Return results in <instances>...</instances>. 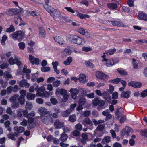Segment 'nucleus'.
Instances as JSON below:
<instances>
[{
    "label": "nucleus",
    "instance_id": "1",
    "mask_svg": "<svg viewBox=\"0 0 147 147\" xmlns=\"http://www.w3.org/2000/svg\"><path fill=\"white\" fill-rule=\"evenodd\" d=\"M70 41L73 44L78 45H84L85 42V40L77 35H71L69 36Z\"/></svg>",
    "mask_w": 147,
    "mask_h": 147
},
{
    "label": "nucleus",
    "instance_id": "2",
    "mask_svg": "<svg viewBox=\"0 0 147 147\" xmlns=\"http://www.w3.org/2000/svg\"><path fill=\"white\" fill-rule=\"evenodd\" d=\"M25 32L21 30L16 31L12 34L13 38L14 39L17 38L19 41L21 40L24 37Z\"/></svg>",
    "mask_w": 147,
    "mask_h": 147
},
{
    "label": "nucleus",
    "instance_id": "3",
    "mask_svg": "<svg viewBox=\"0 0 147 147\" xmlns=\"http://www.w3.org/2000/svg\"><path fill=\"white\" fill-rule=\"evenodd\" d=\"M102 61L104 62L107 67H109L112 66L118 62V61H115L113 58L108 59L104 58L103 60H102Z\"/></svg>",
    "mask_w": 147,
    "mask_h": 147
},
{
    "label": "nucleus",
    "instance_id": "4",
    "mask_svg": "<svg viewBox=\"0 0 147 147\" xmlns=\"http://www.w3.org/2000/svg\"><path fill=\"white\" fill-rule=\"evenodd\" d=\"M51 114H47L44 116H41V119L42 121L46 124H48L49 123L51 120L52 119L51 115Z\"/></svg>",
    "mask_w": 147,
    "mask_h": 147
},
{
    "label": "nucleus",
    "instance_id": "5",
    "mask_svg": "<svg viewBox=\"0 0 147 147\" xmlns=\"http://www.w3.org/2000/svg\"><path fill=\"white\" fill-rule=\"evenodd\" d=\"M132 132L133 130L130 127L126 126L124 129H122L121 131V135L123 136L125 134L128 136L129 134L132 133Z\"/></svg>",
    "mask_w": 147,
    "mask_h": 147
},
{
    "label": "nucleus",
    "instance_id": "6",
    "mask_svg": "<svg viewBox=\"0 0 147 147\" xmlns=\"http://www.w3.org/2000/svg\"><path fill=\"white\" fill-rule=\"evenodd\" d=\"M38 113L41 115V116L46 115L47 114H51V112L47 111V109L44 107H41L39 108L38 111Z\"/></svg>",
    "mask_w": 147,
    "mask_h": 147
},
{
    "label": "nucleus",
    "instance_id": "7",
    "mask_svg": "<svg viewBox=\"0 0 147 147\" xmlns=\"http://www.w3.org/2000/svg\"><path fill=\"white\" fill-rule=\"evenodd\" d=\"M119 5V3L116 1L114 2L110 3L107 4V6L110 9L113 10L117 9L118 6Z\"/></svg>",
    "mask_w": 147,
    "mask_h": 147
},
{
    "label": "nucleus",
    "instance_id": "8",
    "mask_svg": "<svg viewBox=\"0 0 147 147\" xmlns=\"http://www.w3.org/2000/svg\"><path fill=\"white\" fill-rule=\"evenodd\" d=\"M96 77L99 79L106 80L108 79L109 76L103 73L98 71L96 72Z\"/></svg>",
    "mask_w": 147,
    "mask_h": 147
},
{
    "label": "nucleus",
    "instance_id": "9",
    "mask_svg": "<svg viewBox=\"0 0 147 147\" xmlns=\"http://www.w3.org/2000/svg\"><path fill=\"white\" fill-rule=\"evenodd\" d=\"M64 125V122L60 121L58 119H56L54 123V127L56 129H59L61 128Z\"/></svg>",
    "mask_w": 147,
    "mask_h": 147
},
{
    "label": "nucleus",
    "instance_id": "10",
    "mask_svg": "<svg viewBox=\"0 0 147 147\" xmlns=\"http://www.w3.org/2000/svg\"><path fill=\"white\" fill-rule=\"evenodd\" d=\"M128 85L136 88H140L142 86L141 83L135 81H131L128 83Z\"/></svg>",
    "mask_w": 147,
    "mask_h": 147
},
{
    "label": "nucleus",
    "instance_id": "11",
    "mask_svg": "<svg viewBox=\"0 0 147 147\" xmlns=\"http://www.w3.org/2000/svg\"><path fill=\"white\" fill-rule=\"evenodd\" d=\"M31 70L30 69L24 68L23 69V75L22 76V78H24L25 76L27 79H30V73Z\"/></svg>",
    "mask_w": 147,
    "mask_h": 147
},
{
    "label": "nucleus",
    "instance_id": "12",
    "mask_svg": "<svg viewBox=\"0 0 147 147\" xmlns=\"http://www.w3.org/2000/svg\"><path fill=\"white\" fill-rule=\"evenodd\" d=\"M29 58L30 61L32 64L38 65L39 64L40 61L38 58H34L31 55H29Z\"/></svg>",
    "mask_w": 147,
    "mask_h": 147
},
{
    "label": "nucleus",
    "instance_id": "13",
    "mask_svg": "<svg viewBox=\"0 0 147 147\" xmlns=\"http://www.w3.org/2000/svg\"><path fill=\"white\" fill-rule=\"evenodd\" d=\"M103 99L106 100L107 102L110 103L111 100V97L106 91H105L102 93V96Z\"/></svg>",
    "mask_w": 147,
    "mask_h": 147
},
{
    "label": "nucleus",
    "instance_id": "14",
    "mask_svg": "<svg viewBox=\"0 0 147 147\" xmlns=\"http://www.w3.org/2000/svg\"><path fill=\"white\" fill-rule=\"evenodd\" d=\"M138 18L141 20L147 21V15L144 12L139 11L138 13Z\"/></svg>",
    "mask_w": 147,
    "mask_h": 147
},
{
    "label": "nucleus",
    "instance_id": "15",
    "mask_svg": "<svg viewBox=\"0 0 147 147\" xmlns=\"http://www.w3.org/2000/svg\"><path fill=\"white\" fill-rule=\"evenodd\" d=\"M70 92L71 94L72 98L75 99L77 97V95L78 94L79 91L76 88H71L70 90Z\"/></svg>",
    "mask_w": 147,
    "mask_h": 147
},
{
    "label": "nucleus",
    "instance_id": "16",
    "mask_svg": "<svg viewBox=\"0 0 147 147\" xmlns=\"http://www.w3.org/2000/svg\"><path fill=\"white\" fill-rule=\"evenodd\" d=\"M53 38L55 41L60 44H63V43L64 40L61 36L57 35L54 36Z\"/></svg>",
    "mask_w": 147,
    "mask_h": 147
},
{
    "label": "nucleus",
    "instance_id": "17",
    "mask_svg": "<svg viewBox=\"0 0 147 147\" xmlns=\"http://www.w3.org/2000/svg\"><path fill=\"white\" fill-rule=\"evenodd\" d=\"M67 92L66 90L65 89L58 88L56 90L55 94L56 95H58L59 94L63 95L66 94Z\"/></svg>",
    "mask_w": 147,
    "mask_h": 147
},
{
    "label": "nucleus",
    "instance_id": "18",
    "mask_svg": "<svg viewBox=\"0 0 147 147\" xmlns=\"http://www.w3.org/2000/svg\"><path fill=\"white\" fill-rule=\"evenodd\" d=\"M19 85L21 87H25L26 88H28L30 86L29 84L27 83V80L25 79H23L21 81Z\"/></svg>",
    "mask_w": 147,
    "mask_h": 147
},
{
    "label": "nucleus",
    "instance_id": "19",
    "mask_svg": "<svg viewBox=\"0 0 147 147\" xmlns=\"http://www.w3.org/2000/svg\"><path fill=\"white\" fill-rule=\"evenodd\" d=\"M35 89L37 90V92L36 96H37L39 97L38 95H40L42 94L45 90L46 88L45 87L42 86L39 88L38 90L37 88H36Z\"/></svg>",
    "mask_w": 147,
    "mask_h": 147
},
{
    "label": "nucleus",
    "instance_id": "20",
    "mask_svg": "<svg viewBox=\"0 0 147 147\" xmlns=\"http://www.w3.org/2000/svg\"><path fill=\"white\" fill-rule=\"evenodd\" d=\"M53 94L52 92H48L45 91L42 93V94L38 95L39 97H41L42 98H48Z\"/></svg>",
    "mask_w": 147,
    "mask_h": 147
},
{
    "label": "nucleus",
    "instance_id": "21",
    "mask_svg": "<svg viewBox=\"0 0 147 147\" xmlns=\"http://www.w3.org/2000/svg\"><path fill=\"white\" fill-rule=\"evenodd\" d=\"M38 76V75L36 73H35L33 75V78L32 80L33 81H35L36 80L37 82L38 83H40V82H43L44 80V79L43 77H40L36 79V78H34L33 77H36L37 78Z\"/></svg>",
    "mask_w": 147,
    "mask_h": 147
},
{
    "label": "nucleus",
    "instance_id": "22",
    "mask_svg": "<svg viewBox=\"0 0 147 147\" xmlns=\"http://www.w3.org/2000/svg\"><path fill=\"white\" fill-rule=\"evenodd\" d=\"M82 124L85 126H86L87 125H93V123L90 119L88 117L85 118L82 121Z\"/></svg>",
    "mask_w": 147,
    "mask_h": 147
},
{
    "label": "nucleus",
    "instance_id": "23",
    "mask_svg": "<svg viewBox=\"0 0 147 147\" xmlns=\"http://www.w3.org/2000/svg\"><path fill=\"white\" fill-rule=\"evenodd\" d=\"M131 92L129 91L123 92L121 95V97L124 98H127L130 96Z\"/></svg>",
    "mask_w": 147,
    "mask_h": 147
},
{
    "label": "nucleus",
    "instance_id": "24",
    "mask_svg": "<svg viewBox=\"0 0 147 147\" xmlns=\"http://www.w3.org/2000/svg\"><path fill=\"white\" fill-rule=\"evenodd\" d=\"M39 29L40 37L42 38H45L46 36V33L42 27H40Z\"/></svg>",
    "mask_w": 147,
    "mask_h": 147
},
{
    "label": "nucleus",
    "instance_id": "25",
    "mask_svg": "<svg viewBox=\"0 0 147 147\" xmlns=\"http://www.w3.org/2000/svg\"><path fill=\"white\" fill-rule=\"evenodd\" d=\"M44 7L51 15L53 13L54 9L51 7H48V5H44Z\"/></svg>",
    "mask_w": 147,
    "mask_h": 147
},
{
    "label": "nucleus",
    "instance_id": "26",
    "mask_svg": "<svg viewBox=\"0 0 147 147\" xmlns=\"http://www.w3.org/2000/svg\"><path fill=\"white\" fill-rule=\"evenodd\" d=\"M67 138L68 136L67 134L65 132H63L61 134V137L59 140L62 142H65L67 140Z\"/></svg>",
    "mask_w": 147,
    "mask_h": 147
},
{
    "label": "nucleus",
    "instance_id": "27",
    "mask_svg": "<svg viewBox=\"0 0 147 147\" xmlns=\"http://www.w3.org/2000/svg\"><path fill=\"white\" fill-rule=\"evenodd\" d=\"M14 130L18 133H22L24 130V128L23 127H18L16 126L14 128Z\"/></svg>",
    "mask_w": 147,
    "mask_h": 147
},
{
    "label": "nucleus",
    "instance_id": "28",
    "mask_svg": "<svg viewBox=\"0 0 147 147\" xmlns=\"http://www.w3.org/2000/svg\"><path fill=\"white\" fill-rule=\"evenodd\" d=\"M112 24L114 26H124V24L121 22L119 21L114 20L111 21Z\"/></svg>",
    "mask_w": 147,
    "mask_h": 147
},
{
    "label": "nucleus",
    "instance_id": "29",
    "mask_svg": "<svg viewBox=\"0 0 147 147\" xmlns=\"http://www.w3.org/2000/svg\"><path fill=\"white\" fill-rule=\"evenodd\" d=\"M54 13L51 15L54 18H57L60 17L61 16V12L59 11L54 10Z\"/></svg>",
    "mask_w": 147,
    "mask_h": 147
},
{
    "label": "nucleus",
    "instance_id": "30",
    "mask_svg": "<svg viewBox=\"0 0 147 147\" xmlns=\"http://www.w3.org/2000/svg\"><path fill=\"white\" fill-rule=\"evenodd\" d=\"M77 31L78 32L81 34L84 35L86 33L88 34V32H86L85 29L82 27H79L77 29Z\"/></svg>",
    "mask_w": 147,
    "mask_h": 147
},
{
    "label": "nucleus",
    "instance_id": "31",
    "mask_svg": "<svg viewBox=\"0 0 147 147\" xmlns=\"http://www.w3.org/2000/svg\"><path fill=\"white\" fill-rule=\"evenodd\" d=\"M72 111V110L69 109L68 110L63 111L62 112V115L64 117H68Z\"/></svg>",
    "mask_w": 147,
    "mask_h": 147
},
{
    "label": "nucleus",
    "instance_id": "32",
    "mask_svg": "<svg viewBox=\"0 0 147 147\" xmlns=\"http://www.w3.org/2000/svg\"><path fill=\"white\" fill-rule=\"evenodd\" d=\"M72 61V57H69L66 60L63 62V64L66 66L69 65Z\"/></svg>",
    "mask_w": 147,
    "mask_h": 147
},
{
    "label": "nucleus",
    "instance_id": "33",
    "mask_svg": "<svg viewBox=\"0 0 147 147\" xmlns=\"http://www.w3.org/2000/svg\"><path fill=\"white\" fill-rule=\"evenodd\" d=\"M35 96H36L35 94L30 93H28L26 95V98L29 100H33L34 99Z\"/></svg>",
    "mask_w": 147,
    "mask_h": 147
},
{
    "label": "nucleus",
    "instance_id": "34",
    "mask_svg": "<svg viewBox=\"0 0 147 147\" xmlns=\"http://www.w3.org/2000/svg\"><path fill=\"white\" fill-rule=\"evenodd\" d=\"M116 49L115 48L110 49L105 51V53L107 55H113L115 52Z\"/></svg>",
    "mask_w": 147,
    "mask_h": 147
},
{
    "label": "nucleus",
    "instance_id": "35",
    "mask_svg": "<svg viewBox=\"0 0 147 147\" xmlns=\"http://www.w3.org/2000/svg\"><path fill=\"white\" fill-rule=\"evenodd\" d=\"M78 79L79 81L82 83L85 82L86 81V76L83 74H80Z\"/></svg>",
    "mask_w": 147,
    "mask_h": 147
},
{
    "label": "nucleus",
    "instance_id": "36",
    "mask_svg": "<svg viewBox=\"0 0 147 147\" xmlns=\"http://www.w3.org/2000/svg\"><path fill=\"white\" fill-rule=\"evenodd\" d=\"M0 84L2 88H5L7 86L8 83L7 81L1 79H0Z\"/></svg>",
    "mask_w": 147,
    "mask_h": 147
},
{
    "label": "nucleus",
    "instance_id": "37",
    "mask_svg": "<svg viewBox=\"0 0 147 147\" xmlns=\"http://www.w3.org/2000/svg\"><path fill=\"white\" fill-rule=\"evenodd\" d=\"M15 11L16 10L14 9H9L6 11L5 13L6 14L9 15H15L16 14Z\"/></svg>",
    "mask_w": 147,
    "mask_h": 147
},
{
    "label": "nucleus",
    "instance_id": "38",
    "mask_svg": "<svg viewBox=\"0 0 147 147\" xmlns=\"http://www.w3.org/2000/svg\"><path fill=\"white\" fill-rule=\"evenodd\" d=\"M64 51L67 55H70L72 52V48L70 47H67L65 49Z\"/></svg>",
    "mask_w": 147,
    "mask_h": 147
},
{
    "label": "nucleus",
    "instance_id": "39",
    "mask_svg": "<svg viewBox=\"0 0 147 147\" xmlns=\"http://www.w3.org/2000/svg\"><path fill=\"white\" fill-rule=\"evenodd\" d=\"M18 98L19 95L15 94L11 97L9 99V100L11 102H17V101L18 100Z\"/></svg>",
    "mask_w": 147,
    "mask_h": 147
},
{
    "label": "nucleus",
    "instance_id": "40",
    "mask_svg": "<svg viewBox=\"0 0 147 147\" xmlns=\"http://www.w3.org/2000/svg\"><path fill=\"white\" fill-rule=\"evenodd\" d=\"M111 137L109 136H107L105 137L102 141V143L103 144L105 142L109 143L111 141Z\"/></svg>",
    "mask_w": 147,
    "mask_h": 147
},
{
    "label": "nucleus",
    "instance_id": "41",
    "mask_svg": "<svg viewBox=\"0 0 147 147\" xmlns=\"http://www.w3.org/2000/svg\"><path fill=\"white\" fill-rule=\"evenodd\" d=\"M92 60L88 61L85 63L86 66L88 67H90L91 68H94V65L91 62Z\"/></svg>",
    "mask_w": 147,
    "mask_h": 147
},
{
    "label": "nucleus",
    "instance_id": "42",
    "mask_svg": "<svg viewBox=\"0 0 147 147\" xmlns=\"http://www.w3.org/2000/svg\"><path fill=\"white\" fill-rule=\"evenodd\" d=\"M33 107L32 104L29 101L26 102V108L27 109L31 110Z\"/></svg>",
    "mask_w": 147,
    "mask_h": 147
},
{
    "label": "nucleus",
    "instance_id": "43",
    "mask_svg": "<svg viewBox=\"0 0 147 147\" xmlns=\"http://www.w3.org/2000/svg\"><path fill=\"white\" fill-rule=\"evenodd\" d=\"M77 16L81 19H84L86 18H89L90 17L89 15L87 14H83L80 13H78L77 14Z\"/></svg>",
    "mask_w": 147,
    "mask_h": 147
},
{
    "label": "nucleus",
    "instance_id": "44",
    "mask_svg": "<svg viewBox=\"0 0 147 147\" xmlns=\"http://www.w3.org/2000/svg\"><path fill=\"white\" fill-rule=\"evenodd\" d=\"M124 112L123 109L120 107H118L115 114L116 115L119 116L120 113H122Z\"/></svg>",
    "mask_w": 147,
    "mask_h": 147
},
{
    "label": "nucleus",
    "instance_id": "45",
    "mask_svg": "<svg viewBox=\"0 0 147 147\" xmlns=\"http://www.w3.org/2000/svg\"><path fill=\"white\" fill-rule=\"evenodd\" d=\"M121 78H116L114 79H111L109 80V82L110 83H113L115 84H118L120 81Z\"/></svg>",
    "mask_w": 147,
    "mask_h": 147
},
{
    "label": "nucleus",
    "instance_id": "46",
    "mask_svg": "<svg viewBox=\"0 0 147 147\" xmlns=\"http://www.w3.org/2000/svg\"><path fill=\"white\" fill-rule=\"evenodd\" d=\"M19 102L21 105L24 104L25 102V98L24 97H22V96H19V98L18 99Z\"/></svg>",
    "mask_w": 147,
    "mask_h": 147
},
{
    "label": "nucleus",
    "instance_id": "47",
    "mask_svg": "<svg viewBox=\"0 0 147 147\" xmlns=\"http://www.w3.org/2000/svg\"><path fill=\"white\" fill-rule=\"evenodd\" d=\"M15 30L14 26L11 25H10L9 28H7L6 30V32L10 33L14 32Z\"/></svg>",
    "mask_w": 147,
    "mask_h": 147
},
{
    "label": "nucleus",
    "instance_id": "48",
    "mask_svg": "<svg viewBox=\"0 0 147 147\" xmlns=\"http://www.w3.org/2000/svg\"><path fill=\"white\" fill-rule=\"evenodd\" d=\"M99 101L100 100L98 98H95L93 99L92 102L93 105L94 106H96L98 105Z\"/></svg>",
    "mask_w": 147,
    "mask_h": 147
},
{
    "label": "nucleus",
    "instance_id": "49",
    "mask_svg": "<svg viewBox=\"0 0 147 147\" xmlns=\"http://www.w3.org/2000/svg\"><path fill=\"white\" fill-rule=\"evenodd\" d=\"M3 78H12V76L7 72H4L3 75Z\"/></svg>",
    "mask_w": 147,
    "mask_h": 147
},
{
    "label": "nucleus",
    "instance_id": "50",
    "mask_svg": "<svg viewBox=\"0 0 147 147\" xmlns=\"http://www.w3.org/2000/svg\"><path fill=\"white\" fill-rule=\"evenodd\" d=\"M117 71L121 74L126 75L127 73L125 70L123 69L119 68L117 69Z\"/></svg>",
    "mask_w": 147,
    "mask_h": 147
},
{
    "label": "nucleus",
    "instance_id": "51",
    "mask_svg": "<svg viewBox=\"0 0 147 147\" xmlns=\"http://www.w3.org/2000/svg\"><path fill=\"white\" fill-rule=\"evenodd\" d=\"M7 136L9 139H11L13 140H16V139L14 137L15 134L14 133H11L7 135Z\"/></svg>",
    "mask_w": 147,
    "mask_h": 147
},
{
    "label": "nucleus",
    "instance_id": "52",
    "mask_svg": "<svg viewBox=\"0 0 147 147\" xmlns=\"http://www.w3.org/2000/svg\"><path fill=\"white\" fill-rule=\"evenodd\" d=\"M7 38V37L5 35H4L2 37L1 41V45H5V42Z\"/></svg>",
    "mask_w": 147,
    "mask_h": 147
},
{
    "label": "nucleus",
    "instance_id": "53",
    "mask_svg": "<svg viewBox=\"0 0 147 147\" xmlns=\"http://www.w3.org/2000/svg\"><path fill=\"white\" fill-rule=\"evenodd\" d=\"M91 113L90 111L86 110L83 112V115L84 117H88L90 115Z\"/></svg>",
    "mask_w": 147,
    "mask_h": 147
},
{
    "label": "nucleus",
    "instance_id": "54",
    "mask_svg": "<svg viewBox=\"0 0 147 147\" xmlns=\"http://www.w3.org/2000/svg\"><path fill=\"white\" fill-rule=\"evenodd\" d=\"M41 69L42 72H46L49 71L50 70V68L49 67L43 66L41 68Z\"/></svg>",
    "mask_w": 147,
    "mask_h": 147
},
{
    "label": "nucleus",
    "instance_id": "55",
    "mask_svg": "<svg viewBox=\"0 0 147 147\" xmlns=\"http://www.w3.org/2000/svg\"><path fill=\"white\" fill-rule=\"evenodd\" d=\"M86 102V100L84 98H80L79 100V105H83Z\"/></svg>",
    "mask_w": 147,
    "mask_h": 147
},
{
    "label": "nucleus",
    "instance_id": "56",
    "mask_svg": "<svg viewBox=\"0 0 147 147\" xmlns=\"http://www.w3.org/2000/svg\"><path fill=\"white\" fill-rule=\"evenodd\" d=\"M36 102L37 103L39 104H42L44 103L43 100L40 98H38L36 100Z\"/></svg>",
    "mask_w": 147,
    "mask_h": 147
},
{
    "label": "nucleus",
    "instance_id": "57",
    "mask_svg": "<svg viewBox=\"0 0 147 147\" xmlns=\"http://www.w3.org/2000/svg\"><path fill=\"white\" fill-rule=\"evenodd\" d=\"M75 129L78 130L80 131L82 129V125L80 123H78L75 125Z\"/></svg>",
    "mask_w": 147,
    "mask_h": 147
},
{
    "label": "nucleus",
    "instance_id": "58",
    "mask_svg": "<svg viewBox=\"0 0 147 147\" xmlns=\"http://www.w3.org/2000/svg\"><path fill=\"white\" fill-rule=\"evenodd\" d=\"M69 119L71 122H74L76 121V115L74 114L70 115L69 117Z\"/></svg>",
    "mask_w": 147,
    "mask_h": 147
},
{
    "label": "nucleus",
    "instance_id": "59",
    "mask_svg": "<svg viewBox=\"0 0 147 147\" xmlns=\"http://www.w3.org/2000/svg\"><path fill=\"white\" fill-rule=\"evenodd\" d=\"M13 88L12 86H9L7 88V94L9 95L11 94L13 90Z\"/></svg>",
    "mask_w": 147,
    "mask_h": 147
},
{
    "label": "nucleus",
    "instance_id": "60",
    "mask_svg": "<svg viewBox=\"0 0 147 147\" xmlns=\"http://www.w3.org/2000/svg\"><path fill=\"white\" fill-rule=\"evenodd\" d=\"M61 84V82L60 81L57 80L55 81L53 83V86L55 87H57Z\"/></svg>",
    "mask_w": 147,
    "mask_h": 147
},
{
    "label": "nucleus",
    "instance_id": "61",
    "mask_svg": "<svg viewBox=\"0 0 147 147\" xmlns=\"http://www.w3.org/2000/svg\"><path fill=\"white\" fill-rule=\"evenodd\" d=\"M18 45L20 49L22 50H23L25 47V44L23 42L19 43L18 44Z\"/></svg>",
    "mask_w": 147,
    "mask_h": 147
},
{
    "label": "nucleus",
    "instance_id": "62",
    "mask_svg": "<svg viewBox=\"0 0 147 147\" xmlns=\"http://www.w3.org/2000/svg\"><path fill=\"white\" fill-rule=\"evenodd\" d=\"M63 96L61 100V101L63 102H66L68 100V96L66 94L63 95Z\"/></svg>",
    "mask_w": 147,
    "mask_h": 147
},
{
    "label": "nucleus",
    "instance_id": "63",
    "mask_svg": "<svg viewBox=\"0 0 147 147\" xmlns=\"http://www.w3.org/2000/svg\"><path fill=\"white\" fill-rule=\"evenodd\" d=\"M141 134L143 136L147 137V129H145L141 131Z\"/></svg>",
    "mask_w": 147,
    "mask_h": 147
},
{
    "label": "nucleus",
    "instance_id": "64",
    "mask_svg": "<svg viewBox=\"0 0 147 147\" xmlns=\"http://www.w3.org/2000/svg\"><path fill=\"white\" fill-rule=\"evenodd\" d=\"M141 96L144 98L147 96V89L144 90L141 94Z\"/></svg>",
    "mask_w": 147,
    "mask_h": 147
}]
</instances>
